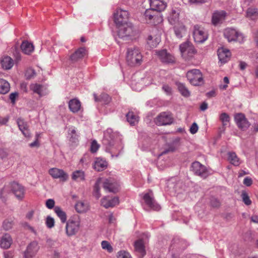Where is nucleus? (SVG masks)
<instances>
[{"label": "nucleus", "instance_id": "28", "mask_svg": "<svg viewBox=\"0 0 258 258\" xmlns=\"http://www.w3.org/2000/svg\"><path fill=\"white\" fill-rule=\"evenodd\" d=\"M30 88L33 93L38 94L40 97L44 96L48 93L46 88L40 84H32L30 85Z\"/></svg>", "mask_w": 258, "mask_h": 258}, {"label": "nucleus", "instance_id": "15", "mask_svg": "<svg viewBox=\"0 0 258 258\" xmlns=\"http://www.w3.org/2000/svg\"><path fill=\"white\" fill-rule=\"evenodd\" d=\"M155 52L159 59L163 63H172L175 61L174 57L166 49L156 50Z\"/></svg>", "mask_w": 258, "mask_h": 258}, {"label": "nucleus", "instance_id": "50", "mask_svg": "<svg viewBox=\"0 0 258 258\" xmlns=\"http://www.w3.org/2000/svg\"><path fill=\"white\" fill-rule=\"evenodd\" d=\"M131 87L133 90L136 91H141L143 87L142 84L140 83H137V84H136V82L134 80H132Z\"/></svg>", "mask_w": 258, "mask_h": 258}, {"label": "nucleus", "instance_id": "53", "mask_svg": "<svg viewBox=\"0 0 258 258\" xmlns=\"http://www.w3.org/2000/svg\"><path fill=\"white\" fill-rule=\"evenodd\" d=\"M150 145V140L149 139H147V140L145 141V143H144V141L142 139V138H140V144L139 146H141V148L142 150H144L148 148Z\"/></svg>", "mask_w": 258, "mask_h": 258}, {"label": "nucleus", "instance_id": "64", "mask_svg": "<svg viewBox=\"0 0 258 258\" xmlns=\"http://www.w3.org/2000/svg\"><path fill=\"white\" fill-rule=\"evenodd\" d=\"M251 3L250 0H242L241 2V6L243 8L248 6Z\"/></svg>", "mask_w": 258, "mask_h": 258}, {"label": "nucleus", "instance_id": "34", "mask_svg": "<svg viewBox=\"0 0 258 258\" xmlns=\"http://www.w3.org/2000/svg\"><path fill=\"white\" fill-rule=\"evenodd\" d=\"M12 239L9 234L4 235L0 241V246L4 249L9 248L12 244Z\"/></svg>", "mask_w": 258, "mask_h": 258}, {"label": "nucleus", "instance_id": "49", "mask_svg": "<svg viewBox=\"0 0 258 258\" xmlns=\"http://www.w3.org/2000/svg\"><path fill=\"white\" fill-rule=\"evenodd\" d=\"M101 246L103 249L107 250L108 252L111 253L113 251V247L107 241H102L101 242Z\"/></svg>", "mask_w": 258, "mask_h": 258}, {"label": "nucleus", "instance_id": "27", "mask_svg": "<svg viewBox=\"0 0 258 258\" xmlns=\"http://www.w3.org/2000/svg\"><path fill=\"white\" fill-rule=\"evenodd\" d=\"M180 10L179 8L172 9L168 16V20L172 25L177 23L179 19Z\"/></svg>", "mask_w": 258, "mask_h": 258}, {"label": "nucleus", "instance_id": "19", "mask_svg": "<svg viewBox=\"0 0 258 258\" xmlns=\"http://www.w3.org/2000/svg\"><path fill=\"white\" fill-rule=\"evenodd\" d=\"M39 249L38 243L36 241L31 242L27 247L24 252L25 258H32L36 255Z\"/></svg>", "mask_w": 258, "mask_h": 258}, {"label": "nucleus", "instance_id": "25", "mask_svg": "<svg viewBox=\"0 0 258 258\" xmlns=\"http://www.w3.org/2000/svg\"><path fill=\"white\" fill-rule=\"evenodd\" d=\"M217 53L219 60L222 63H225L229 60L231 52L228 49L220 48L218 49Z\"/></svg>", "mask_w": 258, "mask_h": 258}, {"label": "nucleus", "instance_id": "46", "mask_svg": "<svg viewBox=\"0 0 258 258\" xmlns=\"http://www.w3.org/2000/svg\"><path fill=\"white\" fill-rule=\"evenodd\" d=\"M177 86L179 92L182 96L184 97L189 96L190 92L183 84L178 83H177Z\"/></svg>", "mask_w": 258, "mask_h": 258}, {"label": "nucleus", "instance_id": "57", "mask_svg": "<svg viewBox=\"0 0 258 258\" xmlns=\"http://www.w3.org/2000/svg\"><path fill=\"white\" fill-rule=\"evenodd\" d=\"M13 226L12 222L8 220H5L3 222V228L5 230H9Z\"/></svg>", "mask_w": 258, "mask_h": 258}, {"label": "nucleus", "instance_id": "11", "mask_svg": "<svg viewBox=\"0 0 258 258\" xmlns=\"http://www.w3.org/2000/svg\"><path fill=\"white\" fill-rule=\"evenodd\" d=\"M190 169L195 174L203 178H206L209 175V172L206 167L197 161L192 163Z\"/></svg>", "mask_w": 258, "mask_h": 258}, {"label": "nucleus", "instance_id": "33", "mask_svg": "<svg viewBox=\"0 0 258 258\" xmlns=\"http://www.w3.org/2000/svg\"><path fill=\"white\" fill-rule=\"evenodd\" d=\"M93 96L95 101L105 105L108 104L111 99L110 97L106 93H102L99 96H97L95 93H94Z\"/></svg>", "mask_w": 258, "mask_h": 258}, {"label": "nucleus", "instance_id": "2", "mask_svg": "<svg viewBox=\"0 0 258 258\" xmlns=\"http://www.w3.org/2000/svg\"><path fill=\"white\" fill-rule=\"evenodd\" d=\"M224 35L229 42H238L242 43L245 40L243 33L238 29L232 27L226 28L224 31Z\"/></svg>", "mask_w": 258, "mask_h": 258}, {"label": "nucleus", "instance_id": "32", "mask_svg": "<svg viewBox=\"0 0 258 258\" xmlns=\"http://www.w3.org/2000/svg\"><path fill=\"white\" fill-rule=\"evenodd\" d=\"M107 166V163L106 160L101 158H97L93 165L94 168L98 171L104 170Z\"/></svg>", "mask_w": 258, "mask_h": 258}, {"label": "nucleus", "instance_id": "36", "mask_svg": "<svg viewBox=\"0 0 258 258\" xmlns=\"http://www.w3.org/2000/svg\"><path fill=\"white\" fill-rule=\"evenodd\" d=\"M21 48L24 53L30 54L34 50V46L32 43L25 41L22 42L21 45Z\"/></svg>", "mask_w": 258, "mask_h": 258}, {"label": "nucleus", "instance_id": "61", "mask_svg": "<svg viewBox=\"0 0 258 258\" xmlns=\"http://www.w3.org/2000/svg\"><path fill=\"white\" fill-rule=\"evenodd\" d=\"M190 132L192 134H196L198 131V124L196 122H194L190 127Z\"/></svg>", "mask_w": 258, "mask_h": 258}, {"label": "nucleus", "instance_id": "13", "mask_svg": "<svg viewBox=\"0 0 258 258\" xmlns=\"http://www.w3.org/2000/svg\"><path fill=\"white\" fill-rule=\"evenodd\" d=\"M129 14L127 11L117 9L114 14V22L116 25L128 22Z\"/></svg>", "mask_w": 258, "mask_h": 258}, {"label": "nucleus", "instance_id": "39", "mask_svg": "<svg viewBox=\"0 0 258 258\" xmlns=\"http://www.w3.org/2000/svg\"><path fill=\"white\" fill-rule=\"evenodd\" d=\"M246 18L251 20L258 19V9L255 8H249L246 11Z\"/></svg>", "mask_w": 258, "mask_h": 258}, {"label": "nucleus", "instance_id": "51", "mask_svg": "<svg viewBox=\"0 0 258 258\" xmlns=\"http://www.w3.org/2000/svg\"><path fill=\"white\" fill-rule=\"evenodd\" d=\"M45 223H46V226L48 228H51L54 225V220L51 216H48L46 218Z\"/></svg>", "mask_w": 258, "mask_h": 258}, {"label": "nucleus", "instance_id": "40", "mask_svg": "<svg viewBox=\"0 0 258 258\" xmlns=\"http://www.w3.org/2000/svg\"><path fill=\"white\" fill-rule=\"evenodd\" d=\"M126 120L131 125H135L139 121V116L132 111H129L126 115Z\"/></svg>", "mask_w": 258, "mask_h": 258}, {"label": "nucleus", "instance_id": "56", "mask_svg": "<svg viewBox=\"0 0 258 258\" xmlns=\"http://www.w3.org/2000/svg\"><path fill=\"white\" fill-rule=\"evenodd\" d=\"M99 147V145H98L96 141L94 140L91 143L90 151L92 153H95L98 150Z\"/></svg>", "mask_w": 258, "mask_h": 258}, {"label": "nucleus", "instance_id": "60", "mask_svg": "<svg viewBox=\"0 0 258 258\" xmlns=\"http://www.w3.org/2000/svg\"><path fill=\"white\" fill-rule=\"evenodd\" d=\"M178 248L180 249H184L187 247L186 242L184 240H178Z\"/></svg>", "mask_w": 258, "mask_h": 258}, {"label": "nucleus", "instance_id": "55", "mask_svg": "<svg viewBox=\"0 0 258 258\" xmlns=\"http://www.w3.org/2000/svg\"><path fill=\"white\" fill-rule=\"evenodd\" d=\"M35 74L36 73L35 71L32 69L30 68L27 70L25 73V76L27 79H30L35 76Z\"/></svg>", "mask_w": 258, "mask_h": 258}, {"label": "nucleus", "instance_id": "5", "mask_svg": "<svg viewBox=\"0 0 258 258\" xmlns=\"http://www.w3.org/2000/svg\"><path fill=\"white\" fill-rule=\"evenodd\" d=\"M186 77L190 83L194 86H200L204 84L203 74L198 69H192L186 73Z\"/></svg>", "mask_w": 258, "mask_h": 258}, {"label": "nucleus", "instance_id": "41", "mask_svg": "<svg viewBox=\"0 0 258 258\" xmlns=\"http://www.w3.org/2000/svg\"><path fill=\"white\" fill-rule=\"evenodd\" d=\"M174 33L178 38H181L186 33V29L184 25L180 24L174 28Z\"/></svg>", "mask_w": 258, "mask_h": 258}, {"label": "nucleus", "instance_id": "14", "mask_svg": "<svg viewBox=\"0 0 258 258\" xmlns=\"http://www.w3.org/2000/svg\"><path fill=\"white\" fill-rule=\"evenodd\" d=\"M103 186L106 191L114 193L117 192L119 189V183L111 178L105 179L103 182Z\"/></svg>", "mask_w": 258, "mask_h": 258}, {"label": "nucleus", "instance_id": "4", "mask_svg": "<svg viewBox=\"0 0 258 258\" xmlns=\"http://www.w3.org/2000/svg\"><path fill=\"white\" fill-rule=\"evenodd\" d=\"M117 35L121 39H125L134 35L135 32L133 24L128 22L123 24L116 25Z\"/></svg>", "mask_w": 258, "mask_h": 258}, {"label": "nucleus", "instance_id": "10", "mask_svg": "<svg viewBox=\"0 0 258 258\" xmlns=\"http://www.w3.org/2000/svg\"><path fill=\"white\" fill-rule=\"evenodd\" d=\"M234 120L238 127L242 131H246L250 125L245 115L242 113L235 114Z\"/></svg>", "mask_w": 258, "mask_h": 258}, {"label": "nucleus", "instance_id": "62", "mask_svg": "<svg viewBox=\"0 0 258 258\" xmlns=\"http://www.w3.org/2000/svg\"><path fill=\"white\" fill-rule=\"evenodd\" d=\"M252 183V179L249 177H246L243 180V184L247 186H250Z\"/></svg>", "mask_w": 258, "mask_h": 258}, {"label": "nucleus", "instance_id": "21", "mask_svg": "<svg viewBox=\"0 0 258 258\" xmlns=\"http://www.w3.org/2000/svg\"><path fill=\"white\" fill-rule=\"evenodd\" d=\"M86 54V49L84 47H80L70 56L69 59L72 63H75L82 59Z\"/></svg>", "mask_w": 258, "mask_h": 258}, {"label": "nucleus", "instance_id": "54", "mask_svg": "<svg viewBox=\"0 0 258 258\" xmlns=\"http://www.w3.org/2000/svg\"><path fill=\"white\" fill-rule=\"evenodd\" d=\"M117 258H132V257L128 252L121 250L117 253Z\"/></svg>", "mask_w": 258, "mask_h": 258}, {"label": "nucleus", "instance_id": "12", "mask_svg": "<svg viewBox=\"0 0 258 258\" xmlns=\"http://www.w3.org/2000/svg\"><path fill=\"white\" fill-rule=\"evenodd\" d=\"M155 121L158 125H166L171 124L173 118L169 112H163L157 116Z\"/></svg>", "mask_w": 258, "mask_h": 258}, {"label": "nucleus", "instance_id": "58", "mask_svg": "<svg viewBox=\"0 0 258 258\" xmlns=\"http://www.w3.org/2000/svg\"><path fill=\"white\" fill-rule=\"evenodd\" d=\"M55 202L54 200L49 199L46 201V206L49 209H52L54 208Z\"/></svg>", "mask_w": 258, "mask_h": 258}, {"label": "nucleus", "instance_id": "42", "mask_svg": "<svg viewBox=\"0 0 258 258\" xmlns=\"http://www.w3.org/2000/svg\"><path fill=\"white\" fill-rule=\"evenodd\" d=\"M10 84L4 79H0V94H6L10 90Z\"/></svg>", "mask_w": 258, "mask_h": 258}, {"label": "nucleus", "instance_id": "43", "mask_svg": "<svg viewBox=\"0 0 258 258\" xmlns=\"http://www.w3.org/2000/svg\"><path fill=\"white\" fill-rule=\"evenodd\" d=\"M54 211L57 216L59 218L62 223H64L67 222V215L59 207H55Z\"/></svg>", "mask_w": 258, "mask_h": 258}, {"label": "nucleus", "instance_id": "20", "mask_svg": "<svg viewBox=\"0 0 258 258\" xmlns=\"http://www.w3.org/2000/svg\"><path fill=\"white\" fill-rule=\"evenodd\" d=\"M12 191L19 200H22L24 196L25 189L23 186L16 182H13L11 184Z\"/></svg>", "mask_w": 258, "mask_h": 258}, {"label": "nucleus", "instance_id": "38", "mask_svg": "<svg viewBox=\"0 0 258 258\" xmlns=\"http://www.w3.org/2000/svg\"><path fill=\"white\" fill-rule=\"evenodd\" d=\"M228 160L230 163L234 166H239L241 161L236 153L233 152H229L228 153Z\"/></svg>", "mask_w": 258, "mask_h": 258}, {"label": "nucleus", "instance_id": "8", "mask_svg": "<svg viewBox=\"0 0 258 258\" xmlns=\"http://www.w3.org/2000/svg\"><path fill=\"white\" fill-rule=\"evenodd\" d=\"M146 22L156 25L163 21L160 13L154 11L151 8L147 9L144 13Z\"/></svg>", "mask_w": 258, "mask_h": 258}, {"label": "nucleus", "instance_id": "45", "mask_svg": "<svg viewBox=\"0 0 258 258\" xmlns=\"http://www.w3.org/2000/svg\"><path fill=\"white\" fill-rule=\"evenodd\" d=\"M72 179L77 181H83L85 179L84 172L82 170H76L72 174Z\"/></svg>", "mask_w": 258, "mask_h": 258}, {"label": "nucleus", "instance_id": "26", "mask_svg": "<svg viewBox=\"0 0 258 258\" xmlns=\"http://www.w3.org/2000/svg\"><path fill=\"white\" fill-rule=\"evenodd\" d=\"M17 123L19 130L26 138L30 137V133L28 129V125L27 122L24 119L20 118L17 120Z\"/></svg>", "mask_w": 258, "mask_h": 258}, {"label": "nucleus", "instance_id": "7", "mask_svg": "<svg viewBox=\"0 0 258 258\" xmlns=\"http://www.w3.org/2000/svg\"><path fill=\"white\" fill-rule=\"evenodd\" d=\"M161 30L156 27L152 28L147 39V44L151 48L156 47L159 43L161 41Z\"/></svg>", "mask_w": 258, "mask_h": 258}, {"label": "nucleus", "instance_id": "18", "mask_svg": "<svg viewBox=\"0 0 258 258\" xmlns=\"http://www.w3.org/2000/svg\"><path fill=\"white\" fill-rule=\"evenodd\" d=\"M168 186L175 194H180L184 189V186L182 182L177 180L176 178H173L168 182Z\"/></svg>", "mask_w": 258, "mask_h": 258}, {"label": "nucleus", "instance_id": "9", "mask_svg": "<svg viewBox=\"0 0 258 258\" xmlns=\"http://www.w3.org/2000/svg\"><path fill=\"white\" fill-rule=\"evenodd\" d=\"M193 37L196 42L203 43L207 39L208 34L203 27L195 25L194 27Z\"/></svg>", "mask_w": 258, "mask_h": 258}, {"label": "nucleus", "instance_id": "29", "mask_svg": "<svg viewBox=\"0 0 258 258\" xmlns=\"http://www.w3.org/2000/svg\"><path fill=\"white\" fill-rule=\"evenodd\" d=\"M179 49L182 54L185 53L190 54L196 53V50L192 45L188 41L181 44L179 46Z\"/></svg>", "mask_w": 258, "mask_h": 258}, {"label": "nucleus", "instance_id": "17", "mask_svg": "<svg viewBox=\"0 0 258 258\" xmlns=\"http://www.w3.org/2000/svg\"><path fill=\"white\" fill-rule=\"evenodd\" d=\"M48 173L54 179H59L61 181L68 180L69 175L62 169L57 168H51L48 170Z\"/></svg>", "mask_w": 258, "mask_h": 258}, {"label": "nucleus", "instance_id": "52", "mask_svg": "<svg viewBox=\"0 0 258 258\" xmlns=\"http://www.w3.org/2000/svg\"><path fill=\"white\" fill-rule=\"evenodd\" d=\"M241 197L243 202L244 203L245 205L248 206L251 204V201L250 200L249 197L246 192H243L241 194Z\"/></svg>", "mask_w": 258, "mask_h": 258}, {"label": "nucleus", "instance_id": "59", "mask_svg": "<svg viewBox=\"0 0 258 258\" xmlns=\"http://www.w3.org/2000/svg\"><path fill=\"white\" fill-rule=\"evenodd\" d=\"M162 90L168 95H170L172 93V89L168 85H163L162 86Z\"/></svg>", "mask_w": 258, "mask_h": 258}, {"label": "nucleus", "instance_id": "31", "mask_svg": "<svg viewBox=\"0 0 258 258\" xmlns=\"http://www.w3.org/2000/svg\"><path fill=\"white\" fill-rule=\"evenodd\" d=\"M79 137L75 127L71 126L69 127L68 138L69 139L70 142L74 144H77L79 142Z\"/></svg>", "mask_w": 258, "mask_h": 258}, {"label": "nucleus", "instance_id": "35", "mask_svg": "<svg viewBox=\"0 0 258 258\" xmlns=\"http://www.w3.org/2000/svg\"><path fill=\"white\" fill-rule=\"evenodd\" d=\"M69 107L72 112H77L81 109V102L77 99H72L69 102Z\"/></svg>", "mask_w": 258, "mask_h": 258}, {"label": "nucleus", "instance_id": "6", "mask_svg": "<svg viewBox=\"0 0 258 258\" xmlns=\"http://www.w3.org/2000/svg\"><path fill=\"white\" fill-rule=\"evenodd\" d=\"M80 220L78 217H73L69 219L66 223V232L69 236L75 235L80 227Z\"/></svg>", "mask_w": 258, "mask_h": 258}, {"label": "nucleus", "instance_id": "30", "mask_svg": "<svg viewBox=\"0 0 258 258\" xmlns=\"http://www.w3.org/2000/svg\"><path fill=\"white\" fill-rule=\"evenodd\" d=\"M135 248L138 253L139 257L142 258L146 254L144 244L143 240L139 239L135 242Z\"/></svg>", "mask_w": 258, "mask_h": 258}, {"label": "nucleus", "instance_id": "63", "mask_svg": "<svg viewBox=\"0 0 258 258\" xmlns=\"http://www.w3.org/2000/svg\"><path fill=\"white\" fill-rule=\"evenodd\" d=\"M18 94L17 92H14L10 94L9 98L13 103H14L15 102V99L16 97L18 96Z\"/></svg>", "mask_w": 258, "mask_h": 258}, {"label": "nucleus", "instance_id": "37", "mask_svg": "<svg viewBox=\"0 0 258 258\" xmlns=\"http://www.w3.org/2000/svg\"><path fill=\"white\" fill-rule=\"evenodd\" d=\"M1 64L3 69L9 70L14 65L13 60L9 56H4L1 60Z\"/></svg>", "mask_w": 258, "mask_h": 258}, {"label": "nucleus", "instance_id": "47", "mask_svg": "<svg viewBox=\"0 0 258 258\" xmlns=\"http://www.w3.org/2000/svg\"><path fill=\"white\" fill-rule=\"evenodd\" d=\"M100 179H99L96 181L94 187L93 196L97 199L101 196V194L100 193Z\"/></svg>", "mask_w": 258, "mask_h": 258}, {"label": "nucleus", "instance_id": "1", "mask_svg": "<svg viewBox=\"0 0 258 258\" xmlns=\"http://www.w3.org/2000/svg\"><path fill=\"white\" fill-rule=\"evenodd\" d=\"M102 145L112 158H117L123 153V145L121 139L111 128L107 129L104 133Z\"/></svg>", "mask_w": 258, "mask_h": 258}, {"label": "nucleus", "instance_id": "3", "mask_svg": "<svg viewBox=\"0 0 258 258\" xmlns=\"http://www.w3.org/2000/svg\"><path fill=\"white\" fill-rule=\"evenodd\" d=\"M126 58L129 65L135 66L141 63L142 55L137 47L133 46L127 48Z\"/></svg>", "mask_w": 258, "mask_h": 258}, {"label": "nucleus", "instance_id": "16", "mask_svg": "<svg viewBox=\"0 0 258 258\" xmlns=\"http://www.w3.org/2000/svg\"><path fill=\"white\" fill-rule=\"evenodd\" d=\"M143 199L146 204L151 209L155 211H159L160 209V206L154 199L153 193L149 191L143 195Z\"/></svg>", "mask_w": 258, "mask_h": 258}, {"label": "nucleus", "instance_id": "48", "mask_svg": "<svg viewBox=\"0 0 258 258\" xmlns=\"http://www.w3.org/2000/svg\"><path fill=\"white\" fill-rule=\"evenodd\" d=\"M219 118L222 121L223 126L227 125L230 121V117L229 115L225 112L222 113L220 114Z\"/></svg>", "mask_w": 258, "mask_h": 258}, {"label": "nucleus", "instance_id": "44", "mask_svg": "<svg viewBox=\"0 0 258 258\" xmlns=\"http://www.w3.org/2000/svg\"><path fill=\"white\" fill-rule=\"evenodd\" d=\"M75 208L78 213H84L88 210L89 207L87 203L80 201L76 204Z\"/></svg>", "mask_w": 258, "mask_h": 258}, {"label": "nucleus", "instance_id": "23", "mask_svg": "<svg viewBox=\"0 0 258 258\" xmlns=\"http://www.w3.org/2000/svg\"><path fill=\"white\" fill-rule=\"evenodd\" d=\"M226 13L224 11H216L213 14L212 23L214 26L221 24L225 20Z\"/></svg>", "mask_w": 258, "mask_h": 258}, {"label": "nucleus", "instance_id": "24", "mask_svg": "<svg viewBox=\"0 0 258 258\" xmlns=\"http://www.w3.org/2000/svg\"><path fill=\"white\" fill-rule=\"evenodd\" d=\"M150 5L152 10L159 13L167 7L166 3L163 0H150Z\"/></svg>", "mask_w": 258, "mask_h": 258}, {"label": "nucleus", "instance_id": "22", "mask_svg": "<svg viewBox=\"0 0 258 258\" xmlns=\"http://www.w3.org/2000/svg\"><path fill=\"white\" fill-rule=\"evenodd\" d=\"M101 205L105 208L113 207L119 203V199L117 197H105L101 200Z\"/></svg>", "mask_w": 258, "mask_h": 258}]
</instances>
